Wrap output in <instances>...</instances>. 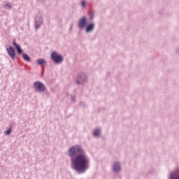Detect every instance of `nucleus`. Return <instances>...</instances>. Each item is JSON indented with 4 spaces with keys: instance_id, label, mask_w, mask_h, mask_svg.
<instances>
[{
    "instance_id": "f257e3e1",
    "label": "nucleus",
    "mask_w": 179,
    "mask_h": 179,
    "mask_svg": "<svg viewBox=\"0 0 179 179\" xmlns=\"http://www.w3.org/2000/svg\"><path fill=\"white\" fill-rule=\"evenodd\" d=\"M69 155L71 157V165L73 170L78 173H85L89 167V158L80 145L71 147L69 150Z\"/></svg>"
},
{
    "instance_id": "f03ea898",
    "label": "nucleus",
    "mask_w": 179,
    "mask_h": 179,
    "mask_svg": "<svg viewBox=\"0 0 179 179\" xmlns=\"http://www.w3.org/2000/svg\"><path fill=\"white\" fill-rule=\"evenodd\" d=\"M51 58L53 61H55L57 64H59L64 61V58L61 55H58L57 52H53L51 55Z\"/></svg>"
},
{
    "instance_id": "7ed1b4c3",
    "label": "nucleus",
    "mask_w": 179,
    "mask_h": 179,
    "mask_svg": "<svg viewBox=\"0 0 179 179\" xmlns=\"http://www.w3.org/2000/svg\"><path fill=\"white\" fill-rule=\"evenodd\" d=\"M34 87L36 90H38V92H45V86L42 83L38 81L35 82Z\"/></svg>"
},
{
    "instance_id": "20e7f679",
    "label": "nucleus",
    "mask_w": 179,
    "mask_h": 179,
    "mask_svg": "<svg viewBox=\"0 0 179 179\" xmlns=\"http://www.w3.org/2000/svg\"><path fill=\"white\" fill-rule=\"evenodd\" d=\"M7 52L12 59H15V58H16V53L15 52V50L12 48V46L7 48Z\"/></svg>"
},
{
    "instance_id": "39448f33",
    "label": "nucleus",
    "mask_w": 179,
    "mask_h": 179,
    "mask_svg": "<svg viewBox=\"0 0 179 179\" xmlns=\"http://www.w3.org/2000/svg\"><path fill=\"white\" fill-rule=\"evenodd\" d=\"M121 171V165L118 162H115L113 164V171H115V173H118V171Z\"/></svg>"
},
{
    "instance_id": "423d86ee",
    "label": "nucleus",
    "mask_w": 179,
    "mask_h": 179,
    "mask_svg": "<svg viewBox=\"0 0 179 179\" xmlns=\"http://www.w3.org/2000/svg\"><path fill=\"white\" fill-rule=\"evenodd\" d=\"M86 26V18L83 17L80 20L79 22V27L80 29H83V27H85Z\"/></svg>"
},
{
    "instance_id": "0eeeda50",
    "label": "nucleus",
    "mask_w": 179,
    "mask_h": 179,
    "mask_svg": "<svg viewBox=\"0 0 179 179\" xmlns=\"http://www.w3.org/2000/svg\"><path fill=\"white\" fill-rule=\"evenodd\" d=\"M13 45H15V48H17L18 54H22V52H23V50L22 48H20V46L16 43V41L15 39L13 40Z\"/></svg>"
},
{
    "instance_id": "6e6552de",
    "label": "nucleus",
    "mask_w": 179,
    "mask_h": 179,
    "mask_svg": "<svg viewBox=\"0 0 179 179\" xmlns=\"http://www.w3.org/2000/svg\"><path fill=\"white\" fill-rule=\"evenodd\" d=\"M170 179H179V171L171 174Z\"/></svg>"
},
{
    "instance_id": "1a4fd4ad",
    "label": "nucleus",
    "mask_w": 179,
    "mask_h": 179,
    "mask_svg": "<svg viewBox=\"0 0 179 179\" xmlns=\"http://www.w3.org/2000/svg\"><path fill=\"white\" fill-rule=\"evenodd\" d=\"M94 29V24H90L87 26L86 31L89 33V31H92Z\"/></svg>"
},
{
    "instance_id": "9d476101",
    "label": "nucleus",
    "mask_w": 179,
    "mask_h": 179,
    "mask_svg": "<svg viewBox=\"0 0 179 179\" xmlns=\"http://www.w3.org/2000/svg\"><path fill=\"white\" fill-rule=\"evenodd\" d=\"M22 57L24 59V61H27V62H30V57L26 53L22 54Z\"/></svg>"
},
{
    "instance_id": "9b49d317",
    "label": "nucleus",
    "mask_w": 179,
    "mask_h": 179,
    "mask_svg": "<svg viewBox=\"0 0 179 179\" xmlns=\"http://www.w3.org/2000/svg\"><path fill=\"white\" fill-rule=\"evenodd\" d=\"M38 65H43V64H47L45 59H39L37 60Z\"/></svg>"
},
{
    "instance_id": "f8f14e48",
    "label": "nucleus",
    "mask_w": 179,
    "mask_h": 179,
    "mask_svg": "<svg viewBox=\"0 0 179 179\" xmlns=\"http://www.w3.org/2000/svg\"><path fill=\"white\" fill-rule=\"evenodd\" d=\"M94 136H99L100 135V130L99 129L94 130Z\"/></svg>"
},
{
    "instance_id": "ddd939ff",
    "label": "nucleus",
    "mask_w": 179,
    "mask_h": 179,
    "mask_svg": "<svg viewBox=\"0 0 179 179\" xmlns=\"http://www.w3.org/2000/svg\"><path fill=\"white\" fill-rule=\"evenodd\" d=\"M5 134L6 135H10V134H12V129H8L6 132Z\"/></svg>"
},
{
    "instance_id": "4468645a",
    "label": "nucleus",
    "mask_w": 179,
    "mask_h": 179,
    "mask_svg": "<svg viewBox=\"0 0 179 179\" xmlns=\"http://www.w3.org/2000/svg\"><path fill=\"white\" fill-rule=\"evenodd\" d=\"M6 8H9V9H10L12 8V6H10V4L9 3H7L6 4Z\"/></svg>"
},
{
    "instance_id": "2eb2a0df",
    "label": "nucleus",
    "mask_w": 179,
    "mask_h": 179,
    "mask_svg": "<svg viewBox=\"0 0 179 179\" xmlns=\"http://www.w3.org/2000/svg\"><path fill=\"white\" fill-rule=\"evenodd\" d=\"M81 5H82L83 8H85V6H86V3L85 1H82Z\"/></svg>"
},
{
    "instance_id": "dca6fc26",
    "label": "nucleus",
    "mask_w": 179,
    "mask_h": 179,
    "mask_svg": "<svg viewBox=\"0 0 179 179\" xmlns=\"http://www.w3.org/2000/svg\"><path fill=\"white\" fill-rule=\"evenodd\" d=\"M78 85H79V82H77Z\"/></svg>"
}]
</instances>
